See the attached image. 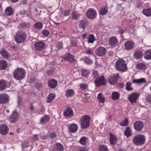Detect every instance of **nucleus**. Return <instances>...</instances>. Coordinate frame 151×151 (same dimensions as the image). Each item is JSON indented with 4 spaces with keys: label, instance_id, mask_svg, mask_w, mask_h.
<instances>
[{
    "label": "nucleus",
    "instance_id": "f257e3e1",
    "mask_svg": "<svg viewBox=\"0 0 151 151\" xmlns=\"http://www.w3.org/2000/svg\"><path fill=\"white\" fill-rule=\"evenodd\" d=\"M25 70L22 68L16 69L14 72L13 77L16 80H20L23 79L25 76Z\"/></svg>",
    "mask_w": 151,
    "mask_h": 151
},
{
    "label": "nucleus",
    "instance_id": "f03ea898",
    "mask_svg": "<svg viewBox=\"0 0 151 151\" xmlns=\"http://www.w3.org/2000/svg\"><path fill=\"white\" fill-rule=\"evenodd\" d=\"M115 66L117 70L122 72L125 71L127 69L126 62L122 59H119L116 62Z\"/></svg>",
    "mask_w": 151,
    "mask_h": 151
},
{
    "label": "nucleus",
    "instance_id": "7ed1b4c3",
    "mask_svg": "<svg viewBox=\"0 0 151 151\" xmlns=\"http://www.w3.org/2000/svg\"><path fill=\"white\" fill-rule=\"evenodd\" d=\"M27 35L22 30L17 32L15 36V40L18 43H22L25 40Z\"/></svg>",
    "mask_w": 151,
    "mask_h": 151
},
{
    "label": "nucleus",
    "instance_id": "20e7f679",
    "mask_svg": "<svg viewBox=\"0 0 151 151\" xmlns=\"http://www.w3.org/2000/svg\"><path fill=\"white\" fill-rule=\"evenodd\" d=\"M133 141L134 145L137 146L141 145L144 144L145 137L142 135H136L133 137Z\"/></svg>",
    "mask_w": 151,
    "mask_h": 151
},
{
    "label": "nucleus",
    "instance_id": "39448f33",
    "mask_svg": "<svg viewBox=\"0 0 151 151\" xmlns=\"http://www.w3.org/2000/svg\"><path fill=\"white\" fill-rule=\"evenodd\" d=\"M90 117L86 115L81 116L80 119L81 128L84 129L87 128L89 125Z\"/></svg>",
    "mask_w": 151,
    "mask_h": 151
},
{
    "label": "nucleus",
    "instance_id": "423d86ee",
    "mask_svg": "<svg viewBox=\"0 0 151 151\" xmlns=\"http://www.w3.org/2000/svg\"><path fill=\"white\" fill-rule=\"evenodd\" d=\"M10 100L9 96L5 93H0V104H6L8 103Z\"/></svg>",
    "mask_w": 151,
    "mask_h": 151
},
{
    "label": "nucleus",
    "instance_id": "0eeeda50",
    "mask_svg": "<svg viewBox=\"0 0 151 151\" xmlns=\"http://www.w3.org/2000/svg\"><path fill=\"white\" fill-rule=\"evenodd\" d=\"M119 77L118 74H112L108 77V82L111 85H114L116 84L117 81Z\"/></svg>",
    "mask_w": 151,
    "mask_h": 151
},
{
    "label": "nucleus",
    "instance_id": "6e6552de",
    "mask_svg": "<svg viewBox=\"0 0 151 151\" xmlns=\"http://www.w3.org/2000/svg\"><path fill=\"white\" fill-rule=\"evenodd\" d=\"M95 83L96 86H99L101 85H105L106 83L105 78L103 76L98 77L95 80Z\"/></svg>",
    "mask_w": 151,
    "mask_h": 151
},
{
    "label": "nucleus",
    "instance_id": "1a4fd4ad",
    "mask_svg": "<svg viewBox=\"0 0 151 151\" xmlns=\"http://www.w3.org/2000/svg\"><path fill=\"white\" fill-rule=\"evenodd\" d=\"M86 14L88 18L93 19L96 17L97 13L95 9L93 8H91L87 11Z\"/></svg>",
    "mask_w": 151,
    "mask_h": 151
},
{
    "label": "nucleus",
    "instance_id": "9d476101",
    "mask_svg": "<svg viewBox=\"0 0 151 151\" xmlns=\"http://www.w3.org/2000/svg\"><path fill=\"white\" fill-rule=\"evenodd\" d=\"M106 51V49L104 47L100 46L97 48L95 51V53L97 55L101 56L105 54Z\"/></svg>",
    "mask_w": 151,
    "mask_h": 151
},
{
    "label": "nucleus",
    "instance_id": "9b49d317",
    "mask_svg": "<svg viewBox=\"0 0 151 151\" xmlns=\"http://www.w3.org/2000/svg\"><path fill=\"white\" fill-rule=\"evenodd\" d=\"M19 117V114L16 111H14L9 119L10 122L12 123H14L17 121Z\"/></svg>",
    "mask_w": 151,
    "mask_h": 151
},
{
    "label": "nucleus",
    "instance_id": "f8f14e48",
    "mask_svg": "<svg viewBox=\"0 0 151 151\" xmlns=\"http://www.w3.org/2000/svg\"><path fill=\"white\" fill-rule=\"evenodd\" d=\"M139 94L136 93H134L129 96L128 98L131 103H136Z\"/></svg>",
    "mask_w": 151,
    "mask_h": 151
},
{
    "label": "nucleus",
    "instance_id": "ddd939ff",
    "mask_svg": "<svg viewBox=\"0 0 151 151\" xmlns=\"http://www.w3.org/2000/svg\"><path fill=\"white\" fill-rule=\"evenodd\" d=\"M45 46V43L42 41L36 42L35 43L34 45L35 50L39 51L43 49Z\"/></svg>",
    "mask_w": 151,
    "mask_h": 151
},
{
    "label": "nucleus",
    "instance_id": "4468645a",
    "mask_svg": "<svg viewBox=\"0 0 151 151\" xmlns=\"http://www.w3.org/2000/svg\"><path fill=\"white\" fill-rule=\"evenodd\" d=\"M9 129L7 126L5 124L0 125V133L2 135L6 134L8 132Z\"/></svg>",
    "mask_w": 151,
    "mask_h": 151
},
{
    "label": "nucleus",
    "instance_id": "2eb2a0df",
    "mask_svg": "<svg viewBox=\"0 0 151 151\" xmlns=\"http://www.w3.org/2000/svg\"><path fill=\"white\" fill-rule=\"evenodd\" d=\"M124 46L127 50H131L134 47V43L132 41H128L125 42L124 44Z\"/></svg>",
    "mask_w": 151,
    "mask_h": 151
},
{
    "label": "nucleus",
    "instance_id": "dca6fc26",
    "mask_svg": "<svg viewBox=\"0 0 151 151\" xmlns=\"http://www.w3.org/2000/svg\"><path fill=\"white\" fill-rule=\"evenodd\" d=\"M64 115L65 116L73 117L74 114L73 110L70 108H66L64 111Z\"/></svg>",
    "mask_w": 151,
    "mask_h": 151
},
{
    "label": "nucleus",
    "instance_id": "f3484780",
    "mask_svg": "<svg viewBox=\"0 0 151 151\" xmlns=\"http://www.w3.org/2000/svg\"><path fill=\"white\" fill-rule=\"evenodd\" d=\"M134 129L137 131H141L143 127L142 123L140 121H137L134 124Z\"/></svg>",
    "mask_w": 151,
    "mask_h": 151
},
{
    "label": "nucleus",
    "instance_id": "a211bd4d",
    "mask_svg": "<svg viewBox=\"0 0 151 151\" xmlns=\"http://www.w3.org/2000/svg\"><path fill=\"white\" fill-rule=\"evenodd\" d=\"M68 129L70 132L72 133H75L77 132L78 127L76 124L73 123L70 125Z\"/></svg>",
    "mask_w": 151,
    "mask_h": 151
},
{
    "label": "nucleus",
    "instance_id": "6ab92c4d",
    "mask_svg": "<svg viewBox=\"0 0 151 151\" xmlns=\"http://www.w3.org/2000/svg\"><path fill=\"white\" fill-rule=\"evenodd\" d=\"M0 53L6 59H9L11 58L10 54L4 49L0 50Z\"/></svg>",
    "mask_w": 151,
    "mask_h": 151
},
{
    "label": "nucleus",
    "instance_id": "aec40b11",
    "mask_svg": "<svg viewBox=\"0 0 151 151\" xmlns=\"http://www.w3.org/2000/svg\"><path fill=\"white\" fill-rule=\"evenodd\" d=\"M75 94L74 91L72 89H67L65 92V95L68 98L72 97Z\"/></svg>",
    "mask_w": 151,
    "mask_h": 151
},
{
    "label": "nucleus",
    "instance_id": "412c9836",
    "mask_svg": "<svg viewBox=\"0 0 151 151\" xmlns=\"http://www.w3.org/2000/svg\"><path fill=\"white\" fill-rule=\"evenodd\" d=\"M118 42L117 38L115 37H111L109 40V44L111 46H115Z\"/></svg>",
    "mask_w": 151,
    "mask_h": 151
},
{
    "label": "nucleus",
    "instance_id": "4be33fe9",
    "mask_svg": "<svg viewBox=\"0 0 151 151\" xmlns=\"http://www.w3.org/2000/svg\"><path fill=\"white\" fill-rule=\"evenodd\" d=\"M49 86L52 88H55L57 85V81L54 79L50 80L48 82Z\"/></svg>",
    "mask_w": 151,
    "mask_h": 151
},
{
    "label": "nucleus",
    "instance_id": "5701e85b",
    "mask_svg": "<svg viewBox=\"0 0 151 151\" xmlns=\"http://www.w3.org/2000/svg\"><path fill=\"white\" fill-rule=\"evenodd\" d=\"M134 58L137 59L141 58L143 55L142 52L139 50H136L134 54Z\"/></svg>",
    "mask_w": 151,
    "mask_h": 151
},
{
    "label": "nucleus",
    "instance_id": "b1692460",
    "mask_svg": "<svg viewBox=\"0 0 151 151\" xmlns=\"http://www.w3.org/2000/svg\"><path fill=\"white\" fill-rule=\"evenodd\" d=\"M146 80L145 78H141L139 79H135L134 80L132 81V83L135 84H140L143 83H146Z\"/></svg>",
    "mask_w": 151,
    "mask_h": 151
},
{
    "label": "nucleus",
    "instance_id": "393cba45",
    "mask_svg": "<svg viewBox=\"0 0 151 151\" xmlns=\"http://www.w3.org/2000/svg\"><path fill=\"white\" fill-rule=\"evenodd\" d=\"M88 24L87 21L85 19L81 20L80 21L79 27L81 28H84Z\"/></svg>",
    "mask_w": 151,
    "mask_h": 151
},
{
    "label": "nucleus",
    "instance_id": "a878e982",
    "mask_svg": "<svg viewBox=\"0 0 151 151\" xmlns=\"http://www.w3.org/2000/svg\"><path fill=\"white\" fill-rule=\"evenodd\" d=\"M54 151H63V146L60 143H57L56 146L53 148Z\"/></svg>",
    "mask_w": 151,
    "mask_h": 151
},
{
    "label": "nucleus",
    "instance_id": "bb28decb",
    "mask_svg": "<svg viewBox=\"0 0 151 151\" xmlns=\"http://www.w3.org/2000/svg\"><path fill=\"white\" fill-rule=\"evenodd\" d=\"M98 99L100 103L103 104L105 101V99L104 96L101 93H99L97 95Z\"/></svg>",
    "mask_w": 151,
    "mask_h": 151
},
{
    "label": "nucleus",
    "instance_id": "cd10ccee",
    "mask_svg": "<svg viewBox=\"0 0 151 151\" xmlns=\"http://www.w3.org/2000/svg\"><path fill=\"white\" fill-rule=\"evenodd\" d=\"M119 93L117 92L114 91L111 94V99L112 100H116L119 99Z\"/></svg>",
    "mask_w": 151,
    "mask_h": 151
},
{
    "label": "nucleus",
    "instance_id": "c85d7f7f",
    "mask_svg": "<svg viewBox=\"0 0 151 151\" xmlns=\"http://www.w3.org/2000/svg\"><path fill=\"white\" fill-rule=\"evenodd\" d=\"M108 12V9L107 7L101 8L99 12L100 15L103 16L106 14Z\"/></svg>",
    "mask_w": 151,
    "mask_h": 151
},
{
    "label": "nucleus",
    "instance_id": "c756f323",
    "mask_svg": "<svg viewBox=\"0 0 151 151\" xmlns=\"http://www.w3.org/2000/svg\"><path fill=\"white\" fill-rule=\"evenodd\" d=\"M13 9L11 6H8L6 8L5 13L7 15H11L13 14Z\"/></svg>",
    "mask_w": 151,
    "mask_h": 151
},
{
    "label": "nucleus",
    "instance_id": "7c9ffc66",
    "mask_svg": "<svg viewBox=\"0 0 151 151\" xmlns=\"http://www.w3.org/2000/svg\"><path fill=\"white\" fill-rule=\"evenodd\" d=\"M55 97V93H50L47 98V102L48 103H50L54 99Z\"/></svg>",
    "mask_w": 151,
    "mask_h": 151
},
{
    "label": "nucleus",
    "instance_id": "2f4dec72",
    "mask_svg": "<svg viewBox=\"0 0 151 151\" xmlns=\"http://www.w3.org/2000/svg\"><path fill=\"white\" fill-rule=\"evenodd\" d=\"M110 143L112 145H115L117 142V139L114 135L110 134Z\"/></svg>",
    "mask_w": 151,
    "mask_h": 151
},
{
    "label": "nucleus",
    "instance_id": "473e14b6",
    "mask_svg": "<svg viewBox=\"0 0 151 151\" xmlns=\"http://www.w3.org/2000/svg\"><path fill=\"white\" fill-rule=\"evenodd\" d=\"M50 119L49 116L48 115H46L42 117L40 120V123L43 124L49 121Z\"/></svg>",
    "mask_w": 151,
    "mask_h": 151
},
{
    "label": "nucleus",
    "instance_id": "72a5a7b5",
    "mask_svg": "<svg viewBox=\"0 0 151 151\" xmlns=\"http://www.w3.org/2000/svg\"><path fill=\"white\" fill-rule=\"evenodd\" d=\"M124 135L127 137L130 136L132 134V131L129 127H127L124 132Z\"/></svg>",
    "mask_w": 151,
    "mask_h": 151
},
{
    "label": "nucleus",
    "instance_id": "f704fd0d",
    "mask_svg": "<svg viewBox=\"0 0 151 151\" xmlns=\"http://www.w3.org/2000/svg\"><path fill=\"white\" fill-rule=\"evenodd\" d=\"M7 66V63L5 60H3L0 61V69L1 70L5 69Z\"/></svg>",
    "mask_w": 151,
    "mask_h": 151
},
{
    "label": "nucleus",
    "instance_id": "c9c22d12",
    "mask_svg": "<svg viewBox=\"0 0 151 151\" xmlns=\"http://www.w3.org/2000/svg\"><path fill=\"white\" fill-rule=\"evenodd\" d=\"M142 12L147 17L150 16H151V8L143 10Z\"/></svg>",
    "mask_w": 151,
    "mask_h": 151
},
{
    "label": "nucleus",
    "instance_id": "e433bc0d",
    "mask_svg": "<svg viewBox=\"0 0 151 151\" xmlns=\"http://www.w3.org/2000/svg\"><path fill=\"white\" fill-rule=\"evenodd\" d=\"M7 87V84L5 80L0 81V90L5 89Z\"/></svg>",
    "mask_w": 151,
    "mask_h": 151
},
{
    "label": "nucleus",
    "instance_id": "4c0bfd02",
    "mask_svg": "<svg viewBox=\"0 0 151 151\" xmlns=\"http://www.w3.org/2000/svg\"><path fill=\"white\" fill-rule=\"evenodd\" d=\"M136 67L137 69L139 70H145L146 68V65L142 63H139L137 64Z\"/></svg>",
    "mask_w": 151,
    "mask_h": 151
},
{
    "label": "nucleus",
    "instance_id": "58836bf2",
    "mask_svg": "<svg viewBox=\"0 0 151 151\" xmlns=\"http://www.w3.org/2000/svg\"><path fill=\"white\" fill-rule=\"evenodd\" d=\"M144 58L147 60L151 59V50L145 52L144 55Z\"/></svg>",
    "mask_w": 151,
    "mask_h": 151
},
{
    "label": "nucleus",
    "instance_id": "ea45409f",
    "mask_svg": "<svg viewBox=\"0 0 151 151\" xmlns=\"http://www.w3.org/2000/svg\"><path fill=\"white\" fill-rule=\"evenodd\" d=\"M87 40L88 43H93L95 40V37L93 35L91 34L87 37Z\"/></svg>",
    "mask_w": 151,
    "mask_h": 151
},
{
    "label": "nucleus",
    "instance_id": "a19ab883",
    "mask_svg": "<svg viewBox=\"0 0 151 151\" xmlns=\"http://www.w3.org/2000/svg\"><path fill=\"white\" fill-rule=\"evenodd\" d=\"M125 89L128 91H132L133 88L132 86V83L129 82H127L126 83Z\"/></svg>",
    "mask_w": 151,
    "mask_h": 151
},
{
    "label": "nucleus",
    "instance_id": "79ce46f5",
    "mask_svg": "<svg viewBox=\"0 0 151 151\" xmlns=\"http://www.w3.org/2000/svg\"><path fill=\"white\" fill-rule=\"evenodd\" d=\"M80 17V14L76 12H74L72 13V18L74 20L78 19Z\"/></svg>",
    "mask_w": 151,
    "mask_h": 151
},
{
    "label": "nucleus",
    "instance_id": "37998d69",
    "mask_svg": "<svg viewBox=\"0 0 151 151\" xmlns=\"http://www.w3.org/2000/svg\"><path fill=\"white\" fill-rule=\"evenodd\" d=\"M43 24L40 22H37L34 24V27L37 29H41L42 28Z\"/></svg>",
    "mask_w": 151,
    "mask_h": 151
},
{
    "label": "nucleus",
    "instance_id": "c03bdc74",
    "mask_svg": "<svg viewBox=\"0 0 151 151\" xmlns=\"http://www.w3.org/2000/svg\"><path fill=\"white\" fill-rule=\"evenodd\" d=\"M99 151H109V149L106 146L101 145L99 147Z\"/></svg>",
    "mask_w": 151,
    "mask_h": 151
},
{
    "label": "nucleus",
    "instance_id": "a18cd8bd",
    "mask_svg": "<svg viewBox=\"0 0 151 151\" xmlns=\"http://www.w3.org/2000/svg\"><path fill=\"white\" fill-rule=\"evenodd\" d=\"M82 75L85 77L88 76L90 73L89 70L86 69H82Z\"/></svg>",
    "mask_w": 151,
    "mask_h": 151
},
{
    "label": "nucleus",
    "instance_id": "49530a36",
    "mask_svg": "<svg viewBox=\"0 0 151 151\" xmlns=\"http://www.w3.org/2000/svg\"><path fill=\"white\" fill-rule=\"evenodd\" d=\"M84 61L85 63L88 65H91L93 63L91 60L90 59L87 57H85L84 58Z\"/></svg>",
    "mask_w": 151,
    "mask_h": 151
},
{
    "label": "nucleus",
    "instance_id": "de8ad7c7",
    "mask_svg": "<svg viewBox=\"0 0 151 151\" xmlns=\"http://www.w3.org/2000/svg\"><path fill=\"white\" fill-rule=\"evenodd\" d=\"M65 60L69 61L70 62H72L74 60V57L72 55L68 54L67 58L65 59Z\"/></svg>",
    "mask_w": 151,
    "mask_h": 151
},
{
    "label": "nucleus",
    "instance_id": "09e8293b",
    "mask_svg": "<svg viewBox=\"0 0 151 151\" xmlns=\"http://www.w3.org/2000/svg\"><path fill=\"white\" fill-rule=\"evenodd\" d=\"M87 139L86 137H83L80 139L79 141L80 143L82 145H85L86 143Z\"/></svg>",
    "mask_w": 151,
    "mask_h": 151
},
{
    "label": "nucleus",
    "instance_id": "8fccbe9b",
    "mask_svg": "<svg viewBox=\"0 0 151 151\" xmlns=\"http://www.w3.org/2000/svg\"><path fill=\"white\" fill-rule=\"evenodd\" d=\"M128 122L127 118H125L123 121L120 123V124L122 126H125L128 125Z\"/></svg>",
    "mask_w": 151,
    "mask_h": 151
},
{
    "label": "nucleus",
    "instance_id": "3c124183",
    "mask_svg": "<svg viewBox=\"0 0 151 151\" xmlns=\"http://www.w3.org/2000/svg\"><path fill=\"white\" fill-rule=\"evenodd\" d=\"M80 88L83 90H85L87 88V84L84 83H82L80 84Z\"/></svg>",
    "mask_w": 151,
    "mask_h": 151
},
{
    "label": "nucleus",
    "instance_id": "603ef678",
    "mask_svg": "<svg viewBox=\"0 0 151 151\" xmlns=\"http://www.w3.org/2000/svg\"><path fill=\"white\" fill-rule=\"evenodd\" d=\"M70 12V10H65L62 12V13L64 14L65 16H67L69 15Z\"/></svg>",
    "mask_w": 151,
    "mask_h": 151
},
{
    "label": "nucleus",
    "instance_id": "864d4df0",
    "mask_svg": "<svg viewBox=\"0 0 151 151\" xmlns=\"http://www.w3.org/2000/svg\"><path fill=\"white\" fill-rule=\"evenodd\" d=\"M29 146L28 143L27 141H24L22 142V146L23 148H26L28 147Z\"/></svg>",
    "mask_w": 151,
    "mask_h": 151
},
{
    "label": "nucleus",
    "instance_id": "5fc2aeb1",
    "mask_svg": "<svg viewBox=\"0 0 151 151\" xmlns=\"http://www.w3.org/2000/svg\"><path fill=\"white\" fill-rule=\"evenodd\" d=\"M43 33L45 36H48L50 34L49 31L47 30H45L43 31Z\"/></svg>",
    "mask_w": 151,
    "mask_h": 151
},
{
    "label": "nucleus",
    "instance_id": "6e6d98bb",
    "mask_svg": "<svg viewBox=\"0 0 151 151\" xmlns=\"http://www.w3.org/2000/svg\"><path fill=\"white\" fill-rule=\"evenodd\" d=\"M89 149L88 148L83 147L80 148L78 151H88Z\"/></svg>",
    "mask_w": 151,
    "mask_h": 151
},
{
    "label": "nucleus",
    "instance_id": "4d7b16f0",
    "mask_svg": "<svg viewBox=\"0 0 151 151\" xmlns=\"http://www.w3.org/2000/svg\"><path fill=\"white\" fill-rule=\"evenodd\" d=\"M86 53L88 55H92L93 54V52L91 49H88L86 50Z\"/></svg>",
    "mask_w": 151,
    "mask_h": 151
},
{
    "label": "nucleus",
    "instance_id": "13d9d810",
    "mask_svg": "<svg viewBox=\"0 0 151 151\" xmlns=\"http://www.w3.org/2000/svg\"><path fill=\"white\" fill-rule=\"evenodd\" d=\"M98 76L97 72L96 70H94L93 72L92 76L93 78H95Z\"/></svg>",
    "mask_w": 151,
    "mask_h": 151
},
{
    "label": "nucleus",
    "instance_id": "bf43d9fd",
    "mask_svg": "<svg viewBox=\"0 0 151 151\" xmlns=\"http://www.w3.org/2000/svg\"><path fill=\"white\" fill-rule=\"evenodd\" d=\"M56 136V134L55 133H51L50 135V137L52 139H54Z\"/></svg>",
    "mask_w": 151,
    "mask_h": 151
},
{
    "label": "nucleus",
    "instance_id": "052dcab7",
    "mask_svg": "<svg viewBox=\"0 0 151 151\" xmlns=\"http://www.w3.org/2000/svg\"><path fill=\"white\" fill-rule=\"evenodd\" d=\"M32 139L34 141H37L38 140L39 136L37 135H34L32 137Z\"/></svg>",
    "mask_w": 151,
    "mask_h": 151
},
{
    "label": "nucleus",
    "instance_id": "680f3d73",
    "mask_svg": "<svg viewBox=\"0 0 151 151\" xmlns=\"http://www.w3.org/2000/svg\"><path fill=\"white\" fill-rule=\"evenodd\" d=\"M95 65L96 66H101V63L99 61H96L95 63Z\"/></svg>",
    "mask_w": 151,
    "mask_h": 151
},
{
    "label": "nucleus",
    "instance_id": "e2e57ef3",
    "mask_svg": "<svg viewBox=\"0 0 151 151\" xmlns=\"http://www.w3.org/2000/svg\"><path fill=\"white\" fill-rule=\"evenodd\" d=\"M71 45L73 46H75L77 45V43L76 41L73 40L71 42Z\"/></svg>",
    "mask_w": 151,
    "mask_h": 151
},
{
    "label": "nucleus",
    "instance_id": "0e129e2a",
    "mask_svg": "<svg viewBox=\"0 0 151 151\" xmlns=\"http://www.w3.org/2000/svg\"><path fill=\"white\" fill-rule=\"evenodd\" d=\"M48 137L47 135H44L42 136L41 137V138L43 140H45L47 139Z\"/></svg>",
    "mask_w": 151,
    "mask_h": 151
},
{
    "label": "nucleus",
    "instance_id": "69168bd1",
    "mask_svg": "<svg viewBox=\"0 0 151 151\" xmlns=\"http://www.w3.org/2000/svg\"><path fill=\"white\" fill-rule=\"evenodd\" d=\"M18 105L19 106H20L21 103L22 99L19 97H18Z\"/></svg>",
    "mask_w": 151,
    "mask_h": 151
},
{
    "label": "nucleus",
    "instance_id": "338daca9",
    "mask_svg": "<svg viewBox=\"0 0 151 151\" xmlns=\"http://www.w3.org/2000/svg\"><path fill=\"white\" fill-rule=\"evenodd\" d=\"M118 31L120 35L122 34L123 33V30L121 28H119V29Z\"/></svg>",
    "mask_w": 151,
    "mask_h": 151
},
{
    "label": "nucleus",
    "instance_id": "774afa93",
    "mask_svg": "<svg viewBox=\"0 0 151 151\" xmlns=\"http://www.w3.org/2000/svg\"><path fill=\"white\" fill-rule=\"evenodd\" d=\"M114 54V52L113 51H111L109 52V56H111L113 55Z\"/></svg>",
    "mask_w": 151,
    "mask_h": 151
}]
</instances>
